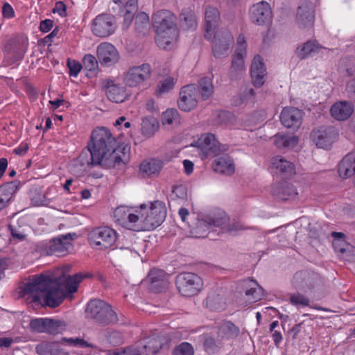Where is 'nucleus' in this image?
<instances>
[{
	"label": "nucleus",
	"mask_w": 355,
	"mask_h": 355,
	"mask_svg": "<svg viewBox=\"0 0 355 355\" xmlns=\"http://www.w3.org/2000/svg\"><path fill=\"white\" fill-rule=\"evenodd\" d=\"M272 168L282 178H288L295 174V165L282 156H275L271 160Z\"/></svg>",
	"instance_id": "393cba45"
},
{
	"label": "nucleus",
	"mask_w": 355,
	"mask_h": 355,
	"mask_svg": "<svg viewBox=\"0 0 355 355\" xmlns=\"http://www.w3.org/2000/svg\"><path fill=\"white\" fill-rule=\"evenodd\" d=\"M246 289L245 291V298L248 304H253L259 301L263 296V289L257 282L248 280L246 282Z\"/></svg>",
	"instance_id": "473e14b6"
},
{
	"label": "nucleus",
	"mask_w": 355,
	"mask_h": 355,
	"mask_svg": "<svg viewBox=\"0 0 355 355\" xmlns=\"http://www.w3.org/2000/svg\"><path fill=\"white\" fill-rule=\"evenodd\" d=\"M92 275L89 272H78L74 275L62 274L57 272L52 275H42L35 277L24 287L26 291L35 293L38 300H42L46 305L56 307L61 304L64 297L76 293L80 282Z\"/></svg>",
	"instance_id": "f257e3e1"
},
{
	"label": "nucleus",
	"mask_w": 355,
	"mask_h": 355,
	"mask_svg": "<svg viewBox=\"0 0 355 355\" xmlns=\"http://www.w3.org/2000/svg\"><path fill=\"white\" fill-rule=\"evenodd\" d=\"M239 334V329L230 321L223 322L219 329L220 336L227 339L234 338Z\"/></svg>",
	"instance_id": "37998d69"
},
{
	"label": "nucleus",
	"mask_w": 355,
	"mask_h": 355,
	"mask_svg": "<svg viewBox=\"0 0 355 355\" xmlns=\"http://www.w3.org/2000/svg\"><path fill=\"white\" fill-rule=\"evenodd\" d=\"M21 225L19 221H17V226L15 225L13 222L9 225V229L10 230L12 238L17 239L19 241H22V233L20 231Z\"/></svg>",
	"instance_id": "6e6d98bb"
},
{
	"label": "nucleus",
	"mask_w": 355,
	"mask_h": 355,
	"mask_svg": "<svg viewBox=\"0 0 355 355\" xmlns=\"http://www.w3.org/2000/svg\"><path fill=\"white\" fill-rule=\"evenodd\" d=\"M159 122L155 117H146L142 120L141 131L144 135L150 137L159 129Z\"/></svg>",
	"instance_id": "ea45409f"
},
{
	"label": "nucleus",
	"mask_w": 355,
	"mask_h": 355,
	"mask_svg": "<svg viewBox=\"0 0 355 355\" xmlns=\"http://www.w3.org/2000/svg\"><path fill=\"white\" fill-rule=\"evenodd\" d=\"M146 209L145 204L141 205L140 209L132 213L130 209L125 206L118 207L114 211V218L121 222L126 228L138 232L135 227L138 226L139 214Z\"/></svg>",
	"instance_id": "4468645a"
},
{
	"label": "nucleus",
	"mask_w": 355,
	"mask_h": 355,
	"mask_svg": "<svg viewBox=\"0 0 355 355\" xmlns=\"http://www.w3.org/2000/svg\"><path fill=\"white\" fill-rule=\"evenodd\" d=\"M83 62L85 68L89 71H95L98 69V60L92 54H86Z\"/></svg>",
	"instance_id": "8fccbe9b"
},
{
	"label": "nucleus",
	"mask_w": 355,
	"mask_h": 355,
	"mask_svg": "<svg viewBox=\"0 0 355 355\" xmlns=\"http://www.w3.org/2000/svg\"><path fill=\"white\" fill-rule=\"evenodd\" d=\"M244 57L233 55L232 65L229 71L231 79H237L244 69Z\"/></svg>",
	"instance_id": "79ce46f5"
},
{
	"label": "nucleus",
	"mask_w": 355,
	"mask_h": 355,
	"mask_svg": "<svg viewBox=\"0 0 355 355\" xmlns=\"http://www.w3.org/2000/svg\"><path fill=\"white\" fill-rule=\"evenodd\" d=\"M67 67L69 69V75L73 77H76L83 68L79 62L69 59L67 60Z\"/></svg>",
	"instance_id": "5fc2aeb1"
},
{
	"label": "nucleus",
	"mask_w": 355,
	"mask_h": 355,
	"mask_svg": "<svg viewBox=\"0 0 355 355\" xmlns=\"http://www.w3.org/2000/svg\"><path fill=\"white\" fill-rule=\"evenodd\" d=\"M109 315L110 313H101L99 314V316H101V318H103V321H96L97 323L100 324H102V325H106V324H111V323H114L117 321V315L116 314V313L114 312V319L111 320H110V317H109Z\"/></svg>",
	"instance_id": "e2e57ef3"
},
{
	"label": "nucleus",
	"mask_w": 355,
	"mask_h": 355,
	"mask_svg": "<svg viewBox=\"0 0 355 355\" xmlns=\"http://www.w3.org/2000/svg\"><path fill=\"white\" fill-rule=\"evenodd\" d=\"M65 329L62 321L46 318L45 332L52 334L60 333Z\"/></svg>",
	"instance_id": "c03bdc74"
},
{
	"label": "nucleus",
	"mask_w": 355,
	"mask_h": 355,
	"mask_svg": "<svg viewBox=\"0 0 355 355\" xmlns=\"http://www.w3.org/2000/svg\"><path fill=\"white\" fill-rule=\"evenodd\" d=\"M273 195L283 201L295 199L298 193L295 187L291 183L279 182L272 189Z\"/></svg>",
	"instance_id": "cd10ccee"
},
{
	"label": "nucleus",
	"mask_w": 355,
	"mask_h": 355,
	"mask_svg": "<svg viewBox=\"0 0 355 355\" xmlns=\"http://www.w3.org/2000/svg\"><path fill=\"white\" fill-rule=\"evenodd\" d=\"M76 236V234L60 235L49 241L46 246V253L49 255L63 257L69 253L72 248L71 241Z\"/></svg>",
	"instance_id": "f8f14e48"
},
{
	"label": "nucleus",
	"mask_w": 355,
	"mask_h": 355,
	"mask_svg": "<svg viewBox=\"0 0 355 355\" xmlns=\"http://www.w3.org/2000/svg\"><path fill=\"white\" fill-rule=\"evenodd\" d=\"M175 21V16L168 10H158L153 15L155 41L159 47L166 49L176 40L178 33Z\"/></svg>",
	"instance_id": "39448f33"
},
{
	"label": "nucleus",
	"mask_w": 355,
	"mask_h": 355,
	"mask_svg": "<svg viewBox=\"0 0 355 355\" xmlns=\"http://www.w3.org/2000/svg\"><path fill=\"white\" fill-rule=\"evenodd\" d=\"M272 18L270 4L264 1L259 2L250 8V19L254 24L263 25L269 23Z\"/></svg>",
	"instance_id": "aec40b11"
},
{
	"label": "nucleus",
	"mask_w": 355,
	"mask_h": 355,
	"mask_svg": "<svg viewBox=\"0 0 355 355\" xmlns=\"http://www.w3.org/2000/svg\"><path fill=\"white\" fill-rule=\"evenodd\" d=\"M163 166V162L161 160L152 159L149 161H145L140 165V171L148 176L157 175Z\"/></svg>",
	"instance_id": "c9c22d12"
},
{
	"label": "nucleus",
	"mask_w": 355,
	"mask_h": 355,
	"mask_svg": "<svg viewBox=\"0 0 355 355\" xmlns=\"http://www.w3.org/2000/svg\"><path fill=\"white\" fill-rule=\"evenodd\" d=\"M255 96L254 90L252 88L245 89L243 93L241 95L240 103L245 101L252 100Z\"/></svg>",
	"instance_id": "680f3d73"
},
{
	"label": "nucleus",
	"mask_w": 355,
	"mask_h": 355,
	"mask_svg": "<svg viewBox=\"0 0 355 355\" xmlns=\"http://www.w3.org/2000/svg\"><path fill=\"white\" fill-rule=\"evenodd\" d=\"M162 121L164 125L178 124L180 123V119L177 110L168 109L163 112Z\"/></svg>",
	"instance_id": "a18cd8bd"
},
{
	"label": "nucleus",
	"mask_w": 355,
	"mask_h": 355,
	"mask_svg": "<svg viewBox=\"0 0 355 355\" xmlns=\"http://www.w3.org/2000/svg\"><path fill=\"white\" fill-rule=\"evenodd\" d=\"M3 51L12 64L19 62L22 58V36L16 34L6 40Z\"/></svg>",
	"instance_id": "2eb2a0df"
},
{
	"label": "nucleus",
	"mask_w": 355,
	"mask_h": 355,
	"mask_svg": "<svg viewBox=\"0 0 355 355\" xmlns=\"http://www.w3.org/2000/svg\"><path fill=\"white\" fill-rule=\"evenodd\" d=\"M105 92L108 99L116 103L124 102L128 97L125 87L115 84L112 80L107 82Z\"/></svg>",
	"instance_id": "c85d7f7f"
},
{
	"label": "nucleus",
	"mask_w": 355,
	"mask_h": 355,
	"mask_svg": "<svg viewBox=\"0 0 355 355\" xmlns=\"http://www.w3.org/2000/svg\"><path fill=\"white\" fill-rule=\"evenodd\" d=\"M87 148L92 160L103 168H119L129 159V148L119 146L110 130L105 127L93 130Z\"/></svg>",
	"instance_id": "f03ea898"
},
{
	"label": "nucleus",
	"mask_w": 355,
	"mask_h": 355,
	"mask_svg": "<svg viewBox=\"0 0 355 355\" xmlns=\"http://www.w3.org/2000/svg\"><path fill=\"white\" fill-rule=\"evenodd\" d=\"M220 19V13L215 7L208 6L205 8V37L211 40L212 35L216 33L215 30Z\"/></svg>",
	"instance_id": "a878e982"
},
{
	"label": "nucleus",
	"mask_w": 355,
	"mask_h": 355,
	"mask_svg": "<svg viewBox=\"0 0 355 355\" xmlns=\"http://www.w3.org/2000/svg\"><path fill=\"white\" fill-rule=\"evenodd\" d=\"M304 112L296 107H285L283 109L280 120L284 126L297 130L302 122Z\"/></svg>",
	"instance_id": "5701e85b"
},
{
	"label": "nucleus",
	"mask_w": 355,
	"mask_h": 355,
	"mask_svg": "<svg viewBox=\"0 0 355 355\" xmlns=\"http://www.w3.org/2000/svg\"><path fill=\"white\" fill-rule=\"evenodd\" d=\"M250 74L253 85L257 87H261L265 83L266 76V68L259 55L254 57L252 60Z\"/></svg>",
	"instance_id": "b1692460"
},
{
	"label": "nucleus",
	"mask_w": 355,
	"mask_h": 355,
	"mask_svg": "<svg viewBox=\"0 0 355 355\" xmlns=\"http://www.w3.org/2000/svg\"><path fill=\"white\" fill-rule=\"evenodd\" d=\"M313 4L310 1L302 2L297 8V22L301 28H311L314 23Z\"/></svg>",
	"instance_id": "412c9836"
},
{
	"label": "nucleus",
	"mask_w": 355,
	"mask_h": 355,
	"mask_svg": "<svg viewBox=\"0 0 355 355\" xmlns=\"http://www.w3.org/2000/svg\"><path fill=\"white\" fill-rule=\"evenodd\" d=\"M116 28L115 17L110 14L98 15L94 19L92 31L95 36L106 37L112 35Z\"/></svg>",
	"instance_id": "9d476101"
},
{
	"label": "nucleus",
	"mask_w": 355,
	"mask_h": 355,
	"mask_svg": "<svg viewBox=\"0 0 355 355\" xmlns=\"http://www.w3.org/2000/svg\"><path fill=\"white\" fill-rule=\"evenodd\" d=\"M331 236L334 237L332 242L333 247L335 252L339 254L342 253L345 248H347V251H349V248L352 249V245L348 243L345 240V235L341 232H332Z\"/></svg>",
	"instance_id": "a19ab883"
},
{
	"label": "nucleus",
	"mask_w": 355,
	"mask_h": 355,
	"mask_svg": "<svg viewBox=\"0 0 355 355\" xmlns=\"http://www.w3.org/2000/svg\"><path fill=\"white\" fill-rule=\"evenodd\" d=\"M152 72V68L148 63L130 67L124 75V83L130 87H140L150 80Z\"/></svg>",
	"instance_id": "6e6552de"
},
{
	"label": "nucleus",
	"mask_w": 355,
	"mask_h": 355,
	"mask_svg": "<svg viewBox=\"0 0 355 355\" xmlns=\"http://www.w3.org/2000/svg\"><path fill=\"white\" fill-rule=\"evenodd\" d=\"M346 92L350 98L355 100V77L347 82Z\"/></svg>",
	"instance_id": "052dcab7"
},
{
	"label": "nucleus",
	"mask_w": 355,
	"mask_h": 355,
	"mask_svg": "<svg viewBox=\"0 0 355 355\" xmlns=\"http://www.w3.org/2000/svg\"><path fill=\"white\" fill-rule=\"evenodd\" d=\"M210 40L213 44V54L216 58L227 55L230 46L233 42V38L230 33H214Z\"/></svg>",
	"instance_id": "4be33fe9"
},
{
	"label": "nucleus",
	"mask_w": 355,
	"mask_h": 355,
	"mask_svg": "<svg viewBox=\"0 0 355 355\" xmlns=\"http://www.w3.org/2000/svg\"><path fill=\"white\" fill-rule=\"evenodd\" d=\"M339 175L346 179L355 173V152L349 153L345 155L338 164Z\"/></svg>",
	"instance_id": "2f4dec72"
},
{
	"label": "nucleus",
	"mask_w": 355,
	"mask_h": 355,
	"mask_svg": "<svg viewBox=\"0 0 355 355\" xmlns=\"http://www.w3.org/2000/svg\"><path fill=\"white\" fill-rule=\"evenodd\" d=\"M174 84V79L172 77H168L158 83L156 93L159 95L167 93L173 88Z\"/></svg>",
	"instance_id": "de8ad7c7"
},
{
	"label": "nucleus",
	"mask_w": 355,
	"mask_h": 355,
	"mask_svg": "<svg viewBox=\"0 0 355 355\" xmlns=\"http://www.w3.org/2000/svg\"><path fill=\"white\" fill-rule=\"evenodd\" d=\"M180 26L187 30H195L197 27L196 17L194 13L189 10H182L180 16Z\"/></svg>",
	"instance_id": "4c0bfd02"
},
{
	"label": "nucleus",
	"mask_w": 355,
	"mask_h": 355,
	"mask_svg": "<svg viewBox=\"0 0 355 355\" xmlns=\"http://www.w3.org/2000/svg\"><path fill=\"white\" fill-rule=\"evenodd\" d=\"M138 10V4L137 1H132V4L129 5V7H123L121 8V12L123 13V22L122 24V27L123 30H126L129 28L131 24L135 14Z\"/></svg>",
	"instance_id": "58836bf2"
},
{
	"label": "nucleus",
	"mask_w": 355,
	"mask_h": 355,
	"mask_svg": "<svg viewBox=\"0 0 355 355\" xmlns=\"http://www.w3.org/2000/svg\"><path fill=\"white\" fill-rule=\"evenodd\" d=\"M290 302L297 307L306 306L309 305V300L304 295L296 293L290 297Z\"/></svg>",
	"instance_id": "3c124183"
},
{
	"label": "nucleus",
	"mask_w": 355,
	"mask_h": 355,
	"mask_svg": "<svg viewBox=\"0 0 355 355\" xmlns=\"http://www.w3.org/2000/svg\"><path fill=\"white\" fill-rule=\"evenodd\" d=\"M172 196H175L177 198L184 199L187 197V191L184 186H175L173 188Z\"/></svg>",
	"instance_id": "bf43d9fd"
},
{
	"label": "nucleus",
	"mask_w": 355,
	"mask_h": 355,
	"mask_svg": "<svg viewBox=\"0 0 355 355\" xmlns=\"http://www.w3.org/2000/svg\"><path fill=\"white\" fill-rule=\"evenodd\" d=\"M168 275L160 268H153L144 280L149 288L155 292H160L168 284Z\"/></svg>",
	"instance_id": "a211bd4d"
},
{
	"label": "nucleus",
	"mask_w": 355,
	"mask_h": 355,
	"mask_svg": "<svg viewBox=\"0 0 355 355\" xmlns=\"http://www.w3.org/2000/svg\"><path fill=\"white\" fill-rule=\"evenodd\" d=\"M166 338L161 336H152L145 339L142 344H139L141 350L146 355L156 354L163 346L166 344Z\"/></svg>",
	"instance_id": "c756f323"
},
{
	"label": "nucleus",
	"mask_w": 355,
	"mask_h": 355,
	"mask_svg": "<svg viewBox=\"0 0 355 355\" xmlns=\"http://www.w3.org/2000/svg\"><path fill=\"white\" fill-rule=\"evenodd\" d=\"M24 89L29 96L31 101H34L37 97V92L35 89L29 84H24Z\"/></svg>",
	"instance_id": "338daca9"
},
{
	"label": "nucleus",
	"mask_w": 355,
	"mask_h": 355,
	"mask_svg": "<svg viewBox=\"0 0 355 355\" xmlns=\"http://www.w3.org/2000/svg\"><path fill=\"white\" fill-rule=\"evenodd\" d=\"M330 112L335 119L345 121L354 112V105L349 102L340 101L331 106Z\"/></svg>",
	"instance_id": "7c9ffc66"
},
{
	"label": "nucleus",
	"mask_w": 355,
	"mask_h": 355,
	"mask_svg": "<svg viewBox=\"0 0 355 355\" xmlns=\"http://www.w3.org/2000/svg\"><path fill=\"white\" fill-rule=\"evenodd\" d=\"M123 352H125L124 355H144V352L141 350L139 344L123 349Z\"/></svg>",
	"instance_id": "4d7b16f0"
},
{
	"label": "nucleus",
	"mask_w": 355,
	"mask_h": 355,
	"mask_svg": "<svg viewBox=\"0 0 355 355\" xmlns=\"http://www.w3.org/2000/svg\"><path fill=\"white\" fill-rule=\"evenodd\" d=\"M89 152L83 150L80 155L71 161L69 166V169L73 175L80 177L83 176L87 169L99 166L98 164L94 162Z\"/></svg>",
	"instance_id": "dca6fc26"
},
{
	"label": "nucleus",
	"mask_w": 355,
	"mask_h": 355,
	"mask_svg": "<svg viewBox=\"0 0 355 355\" xmlns=\"http://www.w3.org/2000/svg\"><path fill=\"white\" fill-rule=\"evenodd\" d=\"M63 344L76 347H93L91 343L80 338H64L62 339Z\"/></svg>",
	"instance_id": "09e8293b"
},
{
	"label": "nucleus",
	"mask_w": 355,
	"mask_h": 355,
	"mask_svg": "<svg viewBox=\"0 0 355 355\" xmlns=\"http://www.w3.org/2000/svg\"><path fill=\"white\" fill-rule=\"evenodd\" d=\"M52 11L53 13H58L60 16L64 17L66 15V6L63 2L58 1Z\"/></svg>",
	"instance_id": "0e129e2a"
},
{
	"label": "nucleus",
	"mask_w": 355,
	"mask_h": 355,
	"mask_svg": "<svg viewBox=\"0 0 355 355\" xmlns=\"http://www.w3.org/2000/svg\"><path fill=\"white\" fill-rule=\"evenodd\" d=\"M340 259L344 261H350L355 258V248L352 245V249L349 248V251H347V248H345V250L342 253L338 254Z\"/></svg>",
	"instance_id": "13d9d810"
},
{
	"label": "nucleus",
	"mask_w": 355,
	"mask_h": 355,
	"mask_svg": "<svg viewBox=\"0 0 355 355\" xmlns=\"http://www.w3.org/2000/svg\"><path fill=\"white\" fill-rule=\"evenodd\" d=\"M166 209L165 204L159 200L151 203L149 211L146 214L142 211L139 214L138 226L139 231H149L159 226L165 220Z\"/></svg>",
	"instance_id": "423d86ee"
},
{
	"label": "nucleus",
	"mask_w": 355,
	"mask_h": 355,
	"mask_svg": "<svg viewBox=\"0 0 355 355\" xmlns=\"http://www.w3.org/2000/svg\"><path fill=\"white\" fill-rule=\"evenodd\" d=\"M199 98V89L196 85L184 86L180 92L178 107L184 112H189L197 107Z\"/></svg>",
	"instance_id": "ddd939ff"
},
{
	"label": "nucleus",
	"mask_w": 355,
	"mask_h": 355,
	"mask_svg": "<svg viewBox=\"0 0 355 355\" xmlns=\"http://www.w3.org/2000/svg\"><path fill=\"white\" fill-rule=\"evenodd\" d=\"M244 227L239 222L234 221L230 223V218L223 211H218L213 215L207 217V219L199 223L195 230L196 237H209L210 239H216L211 236V232H216L219 235L221 233L234 234L237 231L243 230Z\"/></svg>",
	"instance_id": "20e7f679"
},
{
	"label": "nucleus",
	"mask_w": 355,
	"mask_h": 355,
	"mask_svg": "<svg viewBox=\"0 0 355 355\" xmlns=\"http://www.w3.org/2000/svg\"><path fill=\"white\" fill-rule=\"evenodd\" d=\"M90 245L98 249L112 247L116 240V232L108 227H101L91 231L88 235Z\"/></svg>",
	"instance_id": "1a4fd4ad"
},
{
	"label": "nucleus",
	"mask_w": 355,
	"mask_h": 355,
	"mask_svg": "<svg viewBox=\"0 0 355 355\" xmlns=\"http://www.w3.org/2000/svg\"><path fill=\"white\" fill-rule=\"evenodd\" d=\"M101 313H110V320H112L114 319V311L112 307L107 304L105 302L101 300H91L88 304L86 309L87 317L94 319L96 321H103L101 316H99Z\"/></svg>",
	"instance_id": "6ab92c4d"
},
{
	"label": "nucleus",
	"mask_w": 355,
	"mask_h": 355,
	"mask_svg": "<svg viewBox=\"0 0 355 355\" xmlns=\"http://www.w3.org/2000/svg\"><path fill=\"white\" fill-rule=\"evenodd\" d=\"M298 137L284 133H278L275 135L274 144L279 149L293 148L298 144Z\"/></svg>",
	"instance_id": "72a5a7b5"
},
{
	"label": "nucleus",
	"mask_w": 355,
	"mask_h": 355,
	"mask_svg": "<svg viewBox=\"0 0 355 355\" xmlns=\"http://www.w3.org/2000/svg\"><path fill=\"white\" fill-rule=\"evenodd\" d=\"M46 318H36L30 321L31 329L38 332H45Z\"/></svg>",
	"instance_id": "864d4df0"
},
{
	"label": "nucleus",
	"mask_w": 355,
	"mask_h": 355,
	"mask_svg": "<svg viewBox=\"0 0 355 355\" xmlns=\"http://www.w3.org/2000/svg\"><path fill=\"white\" fill-rule=\"evenodd\" d=\"M174 355H193V348L188 343H182L178 345L173 351Z\"/></svg>",
	"instance_id": "603ef678"
},
{
	"label": "nucleus",
	"mask_w": 355,
	"mask_h": 355,
	"mask_svg": "<svg viewBox=\"0 0 355 355\" xmlns=\"http://www.w3.org/2000/svg\"><path fill=\"white\" fill-rule=\"evenodd\" d=\"M29 198L34 205H42L46 202L45 196L42 193L39 187L31 189L28 193Z\"/></svg>",
	"instance_id": "49530a36"
},
{
	"label": "nucleus",
	"mask_w": 355,
	"mask_h": 355,
	"mask_svg": "<svg viewBox=\"0 0 355 355\" xmlns=\"http://www.w3.org/2000/svg\"><path fill=\"white\" fill-rule=\"evenodd\" d=\"M53 26V21L51 19H45L40 22V29L44 33L49 32Z\"/></svg>",
	"instance_id": "69168bd1"
},
{
	"label": "nucleus",
	"mask_w": 355,
	"mask_h": 355,
	"mask_svg": "<svg viewBox=\"0 0 355 355\" xmlns=\"http://www.w3.org/2000/svg\"><path fill=\"white\" fill-rule=\"evenodd\" d=\"M2 13L4 17L11 18L14 15V10L10 4L6 3L3 6Z\"/></svg>",
	"instance_id": "774afa93"
},
{
	"label": "nucleus",
	"mask_w": 355,
	"mask_h": 355,
	"mask_svg": "<svg viewBox=\"0 0 355 355\" xmlns=\"http://www.w3.org/2000/svg\"><path fill=\"white\" fill-rule=\"evenodd\" d=\"M96 54L99 62L107 67L116 64L119 60V53L117 49L108 42L100 44L97 46Z\"/></svg>",
	"instance_id": "f3484780"
},
{
	"label": "nucleus",
	"mask_w": 355,
	"mask_h": 355,
	"mask_svg": "<svg viewBox=\"0 0 355 355\" xmlns=\"http://www.w3.org/2000/svg\"><path fill=\"white\" fill-rule=\"evenodd\" d=\"M199 89V98L205 101L209 98L214 93L212 79L209 77H204L198 80L197 85Z\"/></svg>",
	"instance_id": "e433bc0d"
},
{
	"label": "nucleus",
	"mask_w": 355,
	"mask_h": 355,
	"mask_svg": "<svg viewBox=\"0 0 355 355\" xmlns=\"http://www.w3.org/2000/svg\"><path fill=\"white\" fill-rule=\"evenodd\" d=\"M135 29L139 36H145L150 33V24L148 15L144 12H139L135 17Z\"/></svg>",
	"instance_id": "f704fd0d"
},
{
	"label": "nucleus",
	"mask_w": 355,
	"mask_h": 355,
	"mask_svg": "<svg viewBox=\"0 0 355 355\" xmlns=\"http://www.w3.org/2000/svg\"><path fill=\"white\" fill-rule=\"evenodd\" d=\"M176 286L182 296L193 297L200 292L203 287V282L194 273L182 272L176 277Z\"/></svg>",
	"instance_id": "0eeeda50"
},
{
	"label": "nucleus",
	"mask_w": 355,
	"mask_h": 355,
	"mask_svg": "<svg viewBox=\"0 0 355 355\" xmlns=\"http://www.w3.org/2000/svg\"><path fill=\"white\" fill-rule=\"evenodd\" d=\"M198 145L205 157H215L212 164L215 172L225 175H231L234 173L235 167L232 159L227 154H220L227 150V147L221 145L216 139L214 135H202L198 140Z\"/></svg>",
	"instance_id": "7ed1b4c3"
},
{
	"label": "nucleus",
	"mask_w": 355,
	"mask_h": 355,
	"mask_svg": "<svg viewBox=\"0 0 355 355\" xmlns=\"http://www.w3.org/2000/svg\"><path fill=\"white\" fill-rule=\"evenodd\" d=\"M338 133L333 126H320L311 132V141L320 148H328L338 139Z\"/></svg>",
	"instance_id": "9b49d317"
},
{
	"label": "nucleus",
	"mask_w": 355,
	"mask_h": 355,
	"mask_svg": "<svg viewBox=\"0 0 355 355\" xmlns=\"http://www.w3.org/2000/svg\"><path fill=\"white\" fill-rule=\"evenodd\" d=\"M327 49L322 46L315 40H309L304 43L296 49V55L300 59H305L309 56H314L323 53Z\"/></svg>",
	"instance_id": "bb28decb"
}]
</instances>
